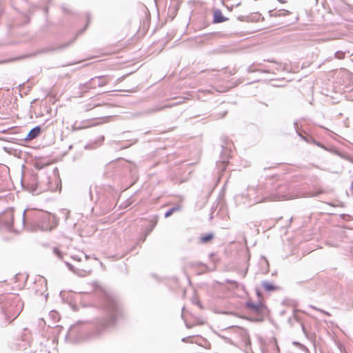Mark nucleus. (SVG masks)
Instances as JSON below:
<instances>
[{"label":"nucleus","instance_id":"6e6552de","mask_svg":"<svg viewBox=\"0 0 353 353\" xmlns=\"http://www.w3.org/2000/svg\"><path fill=\"white\" fill-rule=\"evenodd\" d=\"M49 319L51 320V322L49 323L48 327H57L56 323L59 321L60 316L57 311L52 310L49 313Z\"/></svg>","mask_w":353,"mask_h":353},{"label":"nucleus","instance_id":"0eeeda50","mask_svg":"<svg viewBox=\"0 0 353 353\" xmlns=\"http://www.w3.org/2000/svg\"><path fill=\"white\" fill-rule=\"evenodd\" d=\"M48 219L49 222L52 223V225L49 227V230L51 231L57 227L59 223V219L54 214H51L46 211V220Z\"/></svg>","mask_w":353,"mask_h":353},{"label":"nucleus","instance_id":"2eb2a0df","mask_svg":"<svg viewBox=\"0 0 353 353\" xmlns=\"http://www.w3.org/2000/svg\"><path fill=\"white\" fill-rule=\"evenodd\" d=\"M181 208L179 206H174L172 208H170L169 210H168L165 214V217L168 218L170 216H171L174 212L179 211Z\"/></svg>","mask_w":353,"mask_h":353},{"label":"nucleus","instance_id":"9b49d317","mask_svg":"<svg viewBox=\"0 0 353 353\" xmlns=\"http://www.w3.org/2000/svg\"><path fill=\"white\" fill-rule=\"evenodd\" d=\"M181 102L179 101V102L175 103L167 104V105H162V106L157 105V106H155L154 108L148 110L147 113L151 114V113H153V112H155L157 111H160V110H163L167 108H172V106L179 104Z\"/></svg>","mask_w":353,"mask_h":353},{"label":"nucleus","instance_id":"39448f33","mask_svg":"<svg viewBox=\"0 0 353 353\" xmlns=\"http://www.w3.org/2000/svg\"><path fill=\"white\" fill-rule=\"evenodd\" d=\"M108 79L104 76L96 77L90 79L88 83V88H96L97 87H102L108 83Z\"/></svg>","mask_w":353,"mask_h":353},{"label":"nucleus","instance_id":"bb28decb","mask_svg":"<svg viewBox=\"0 0 353 353\" xmlns=\"http://www.w3.org/2000/svg\"><path fill=\"white\" fill-rule=\"evenodd\" d=\"M243 17H239V19L241 20V21H243Z\"/></svg>","mask_w":353,"mask_h":353},{"label":"nucleus","instance_id":"a211bd4d","mask_svg":"<svg viewBox=\"0 0 353 353\" xmlns=\"http://www.w3.org/2000/svg\"><path fill=\"white\" fill-rule=\"evenodd\" d=\"M285 199H287V197L285 195H279V196L273 195L271 196V199H270L271 201L285 200Z\"/></svg>","mask_w":353,"mask_h":353},{"label":"nucleus","instance_id":"f3484780","mask_svg":"<svg viewBox=\"0 0 353 353\" xmlns=\"http://www.w3.org/2000/svg\"><path fill=\"white\" fill-rule=\"evenodd\" d=\"M108 119H109V117H100V118H97V119H93V121L94 120H99L100 121L99 122H97V123H91L90 125H96L97 124H100V123H105V122H108Z\"/></svg>","mask_w":353,"mask_h":353},{"label":"nucleus","instance_id":"393cba45","mask_svg":"<svg viewBox=\"0 0 353 353\" xmlns=\"http://www.w3.org/2000/svg\"><path fill=\"white\" fill-rule=\"evenodd\" d=\"M188 339H189V338H188V337H185V338H183V339H182V341H183V342H188Z\"/></svg>","mask_w":353,"mask_h":353},{"label":"nucleus","instance_id":"9d476101","mask_svg":"<svg viewBox=\"0 0 353 353\" xmlns=\"http://www.w3.org/2000/svg\"><path fill=\"white\" fill-rule=\"evenodd\" d=\"M41 128L39 126H36L33 128L27 134L26 137V140H32L35 139L40 133Z\"/></svg>","mask_w":353,"mask_h":353},{"label":"nucleus","instance_id":"4468645a","mask_svg":"<svg viewBox=\"0 0 353 353\" xmlns=\"http://www.w3.org/2000/svg\"><path fill=\"white\" fill-rule=\"evenodd\" d=\"M101 104L99 103H96L94 101H92L91 103H88L85 105V111H89L92 110L94 108H97L98 106H100Z\"/></svg>","mask_w":353,"mask_h":353},{"label":"nucleus","instance_id":"412c9836","mask_svg":"<svg viewBox=\"0 0 353 353\" xmlns=\"http://www.w3.org/2000/svg\"><path fill=\"white\" fill-rule=\"evenodd\" d=\"M53 252L59 257V258H61L62 257V254L61 252V251L57 248H53Z\"/></svg>","mask_w":353,"mask_h":353},{"label":"nucleus","instance_id":"ddd939ff","mask_svg":"<svg viewBox=\"0 0 353 353\" xmlns=\"http://www.w3.org/2000/svg\"><path fill=\"white\" fill-rule=\"evenodd\" d=\"M262 286L266 291H272L275 290L276 287L274 286L272 283L268 282V281H263L262 282Z\"/></svg>","mask_w":353,"mask_h":353},{"label":"nucleus","instance_id":"f03ea898","mask_svg":"<svg viewBox=\"0 0 353 353\" xmlns=\"http://www.w3.org/2000/svg\"><path fill=\"white\" fill-rule=\"evenodd\" d=\"M107 310L108 312V317L100 322V327L102 329L112 326L116 322L117 318L120 314L119 305L114 299H108L107 303Z\"/></svg>","mask_w":353,"mask_h":353},{"label":"nucleus","instance_id":"f257e3e1","mask_svg":"<svg viewBox=\"0 0 353 353\" xmlns=\"http://www.w3.org/2000/svg\"><path fill=\"white\" fill-rule=\"evenodd\" d=\"M26 215L27 219L30 221L32 230H40L43 231L42 220L44 217V212L41 209L28 208L23 211L22 222L24 225L26 221Z\"/></svg>","mask_w":353,"mask_h":353},{"label":"nucleus","instance_id":"5701e85b","mask_svg":"<svg viewBox=\"0 0 353 353\" xmlns=\"http://www.w3.org/2000/svg\"><path fill=\"white\" fill-rule=\"evenodd\" d=\"M312 308L314 309V310H319L321 312H323V314H326V315H330V314L327 312H325L323 310H319V309H317L316 307H314V306H311Z\"/></svg>","mask_w":353,"mask_h":353},{"label":"nucleus","instance_id":"c756f323","mask_svg":"<svg viewBox=\"0 0 353 353\" xmlns=\"http://www.w3.org/2000/svg\"><path fill=\"white\" fill-rule=\"evenodd\" d=\"M351 188H352V189L353 190V182L352 183Z\"/></svg>","mask_w":353,"mask_h":353},{"label":"nucleus","instance_id":"1a4fd4ad","mask_svg":"<svg viewBox=\"0 0 353 353\" xmlns=\"http://www.w3.org/2000/svg\"><path fill=\"white\" fill-rule=\"evenodd\" d=\"M213 22L215 23L226 21L228 18L225 17L220 10H216L213 14Z\"/></svg>","mask_w":353,"mask_h":353},{"label":"nucleus","instance_id":"f8f14e48","mask_svg":"<svg viewBox=\"0 0 353 353\" xmlns=\"http://www.w3.org/2000/svg\"><path fill=\"white\" fill-rule=\"evenodd\" d=\"M54 176L55 177V186L51 187L49 185V189L52 191L60 190H61V180L58 177V171L57 169L54 170Z\"/></svg>","mask_w":353,"mask_h":353},{"label":"nucleus","instance_id":"a878e982","mask_svg":"<svg viewBox=\"0 0 353 353\" xmlns=\"http://www.w3.org/2000/svg\"><path fill=\"white\" fill-rule=\"evenodd\" d=\"M69 45H70V43H65V44H64L63 46H61V48H66V47H68Z\"/></svg>","mask_w":353,"mask_h":353},{"label":"nucleus","instance_id":"6ab92c4d","mask_svg":"<svg viewBox=\"0 0 353 353\" xmlns=\"http://www.w3.org/2000/svg\"><path fill=\"white\" fill-rule=\"evenodd\" d=\"M345 52L343 51H337L335 52L334 57L338 59H343L345 57Z\"/></svg>","mask_w":353,"mask_h":353},{"label":"nucleus","instance_id":"4be33fe9","mask_svg":"<svg viewBox=\"0 0 353 353\" xmlns=\"http://www.w3.org/2000/svg\"><path fill=\"white\" fill-rule=\"evenodd\" d=\"M34 166L37 169L41 170L43 168L44 165L42 162L38 161L35 163Z\"/></svg>","mask_w":353,"mask_h":353},{"label":"nucleus","instance_id":"423d86ee","mask_svg":"<svg viewBox=\"0 0 353 353\" xmlns=\"http://www.w3.org/2000/svg\"><path fill=\"white\" fill-rule=\"evenodd\" d=\"M245 305L247 308L255 314H261L263 309V305L261 303H254L252 301H248Z\"/></svg>","mask_w":353,"mask_h":353},{"label":"nucleus","instance_id":"7ed1b4c3","mask_svg":"<svg viewBox=\"0 0 353 353\" xmlns=\"http://www.w3.org/2000/svg\"><path fill=\"white\" fill-rule=\"evenodd\" d=\"M85 330L83 327V323L79 321L75 324L72 325L67 334V337L74 341H80L85 339Z\"/></svg>","mask_w":353,"mask_h":353},{"label":"nucleus","instance_id":"aec40b11","mask_svg":"<svg viewBox=\"0 0 353 353\" xmlns=\"http://www.w3.org/2000/svg\"><path fill=\"white\" fill-rule=\"evenodd\" d=\"M155 226V223H154L153 225H151V227L150 228L148 229V230L146 231L145 234V236L143 237V239H141V241L142 242H144L145 239H146V236L152 231L153 228H154Z\"/></svg>","mask_w":353,"mask_h":353},{"label":"nucleus","instance_id":"cd10ccee","mask_svg":"<svg viewBox=\"0 0 353 353\" xmlns=\"http://www.w3.org/2000/svg\"><path fill=\"white\" fill-rule=\"evenodd\" d=\"M74 39H75V38H74L73 40H72V41H70V43H72V42H74Z\"/></svg>","mask_w":353,"mask_h":353},{"label":"nucleus","instance_id":"20e7f679","mask_svg":"<svg viewBox=\"0 0 353 353\" xmlns=\"http://www.w3.org/2000/svg\"><path fill=\"white\" fill-rule=\"evenodd\" d=\"M14 212L12 209L6 210L0 216V223L7 230H16L13 228Z\"/></svg>","mask_w":353,"mask_h":353},{"label":"nucleus","instance_id":"dca6fc26","mask_svg":"<svg viewBox=\"0 0 353 353\" xmlns=\"http://www.w3.org/2000/svg\"><path fill=\"white\" fill-rule=\"evenodd\" d=\"M214 235L212 234H207L201 237V242L206 243L213 239Z\"/></svg>","mask_w":353,"mask_h":353},{"label":"nucleus","instance_id":"c85d7f7f","mask_svg":"<svg viewBox=\"0 0 353 353\" xmlns=\"http://www.w3.org/2000/svg\"><path fill=\"white\" fill-rule=\"evenodd\" d=\"M74 39H75V38H74L73 40H72V41H70V43H72V42H74Z\"/></svg>","mask_w":353,"mask_h":353},{"label":"nucleus","instance_id":"b1692460","mask_svg":"<svg viewBox=\"0 0 353 353\" xmlns=\"http://www.w3.org/2000/svg\"><path fill=\"white\" fill-rule=\"evenodd\" d=\"M66 265L70 270H72V265L71 264L67 263Z\"/></svg>","mask_w":353,"mask_h":353}]
</instances>
